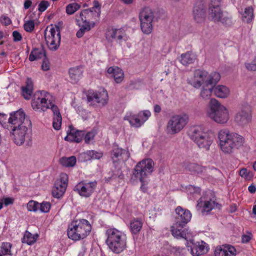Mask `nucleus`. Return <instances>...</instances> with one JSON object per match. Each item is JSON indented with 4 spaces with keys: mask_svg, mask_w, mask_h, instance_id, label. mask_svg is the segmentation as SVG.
<instances>
[{
    "mask_svg": "<svg viewBox=\"0 0 256 256\" xmlns=\"http://www.w3.org/2000/svg\"><path fill=\"white\" fill-rule=\"evenodd\" d=\"M184 224L176 222L170 227L172 236L176 238H184L186 241L192 238L193 236L192 232L188 228H184Z\"/></svg>",
    "mask_w": 256,
    "mask_h": 256,
    "instance_id": "obj_17",
    "label": "nucleus"
},
{
    "mask_svg": "<svg viewBox=\"0 0 256 256\" xmlns=\"http://www.w3.org/2000/svg\"><path fill=\"white\" fill-rule=\"evenodd\" d=\"M14 143L17 145L22 144L25 140V136L28 131L27 126H22L10 128Z\"/></svg>",
    "mask_w": 256,
    "mask_h": 256,
    "instance_id": "obj_19",
    "label": "nucleus"
},
{
    "mask_svg": "<svg viewBox=\"0 0 256 256\" xmlns=\"http://www.w3.org/2000/svg\"><path fill=\"white\" fill-rule=\"evenodd\" d=\"M125 4H131L133 2L134 0H121Z\"/></svg>",
    "mask_w": 256,
    "mask_h": 256,
    "instance_id": "obj_64",
    "label": "nucleus"
},
{
    "mask_svg": "<svg viewBox=\"0 0 256 256\" xmlns=\"http://www.w3.org/2000/svg\"><path fill=\"white\" fill-rule=\"evenodd\" d=\"M161 110V108L160 106L158 105V104H156L154 106V111L156 112H157V113H158L160 112Z\"/></svg>",
    "mask_w": 256,
    "mask_h": 256,
    "instance_id": "obj_63",
    "label": "nucleus"
},
{
    "mask_svg": "<svg viewBox=\"0 0 256 256\" xmlns=\"http://www.w3.org/2000/svg\"><path fill=\"white\" fill-rule=\"evenodd\" d=\"M175 211L177 214L176 218V222L186 225L190 221L192 214L189 210L178 206L176 208Z\"/></svg>",
    "mask_w": 256,
    "mask_h": 256,
    "instance_id": "obj_23",
    "label": "nucleus"
},
{
    "mask_svg": "<svg viewBox=\"0 0 256 256\" xmlns=\"http://www.w3.org/2000/svg\"><path fill=\"white\" fill-rule=\"evenodd\" d=\"M42 68V70L46 71L50 70V62L47 58H44L43 60Z\"/></svg>",
    "mask_w": 256,
    "mask_h": 256,
    "instance_id": "obj_57",
    "label": "nucleus"
},
{
    "mask_svg": "<svg viewBox=\"0 0 256 256\" xmlns=\"http://www.w3.org/2000/svg\"><path fill=\"white\" fill-rule=\"evenodd\" d=\"M88 102L92 105L98 104L100 106H104L108 100V92L105 90L101 91L89 90L86 93Z\"/></svg>",
    "mask_w": 256,
    "mask_h": 256,
    "instance_id": "obj_11",
    "label": "nucleus"
},
{
    "mask_svg": "<svg viewBox=\"0 0 256 256\" xmlns=\"http://www.w3.org/2000/svg\"><path fill=\"white\" fill-rule=\"evenodd\" d=\"M68 176L65 173L61 174L56 180L52 191V196L54 198H59L64 195L68 186Z\"/></svg>",
    "mask_w": 256,
    "mask_h": 256,
    "instance_id": "obj_16",
    "label": "nucleus"
},
{
    "mask_svg": "<svg viewBox=\"0 0 256 256\" xmlns=\"http://www.w3.org/2000/svg\"><path fill=\"white\" fill-rule=\"evenodd\" d=\"M154 165L153 160L150 158H147L140 162L134 168L132 178L134 180H139L142 182L140 189L144 192H146L147 190L146 185L148 182L146 178L153 171Z\"/></svg>",
    "mask_w": 256,
    "mask_h": 256,
    "instance_id": "obj_7",
    "label": "nucleus"
},
{
    "mask_svg": "<svg viewBox=\"0 0 256 256\" xmlns=\"http://www.w3.org/2000/svg\"><path fill=\"white\" fill-rule=\"evenodd\" d=\"M24 28L27 32H32L34 28V23L33 20H28L26 22L24 25Z\"/></svg>",
    "mask_w": 256,
    "mask_h": 256,
    "instance_id": "obj_52",
    "label": "nucleus"
},
{
    "mask_svg": "<svg viewBox=\"0 0 256 256\" xmlns=\"http://www.w3.org/2000/svg\"><path fill=\"white\" fill-rule=\"evenodd\" d=\"M33 91V82L32 80L28 78L26 82V85L22 88V94L26 100H30Z\"/></svg>",
    "mask_w": 256,
    "mask_h": 256,
    "instance_id": "obj_32",
    "label": "nucleus"
},
{
    "mask_svg": "<svg viewBox=\"0 0 256 256\" xmlns=\"http://www.w3.org/2000/svg\"><path fill=\"white\" fill-rule=\"evenodd\" d=\"M218 206V204L212 200H204L200 198L198 202L196 208L202 214L208 212Z\"/></svg>",
    "mask_w": 256,
    "mask_h": 256,
    "instance_id": "obj_24",
    "label": "nucleus"
},
{
    "mask_svg": "<svg viewBox=\"0 0 256 256\" xmlns=\"http://www.w3.org/2000/svg\"><path fill=\"white\" fill-rule=\"evenodd\" d=\"M206 9V6L202 2H198L196 4L193 10V16L196 22L200 23L204 20Z\"/></svg>",
    "mask_w": 256,
    "mask_h": 256,
    "instance_id": "obj_20",
    "label": "nucleus"
},
{
    "mask_svg": "<svg viewBox=\"0 0 256 256\" xmlns=\"http://www.w3.org/2000/svg\"><path fill=\"white\" fill-rule=\"evenodd\" d=\"M95 23L92 22L90 24L84 22L80 29L76 32V36L78 38H82L86 32L90 31V29L94 27Z\"/></svg>",
    "mask_w": 256,
    "mask_h": 256,
    "instance_id": "obj_40",
    "label": "nucleus"
},
{
    "mask_svg": "<svg viewBox=\"0 0 256 256\" xmlns=\"http://www.w3.org/2000/svg\"><path fill=\"white\" fill-rule=\"evenodd\" d=\"M100 12L101 11L100 10H98V11L94 12V13L92 12L90 10H84L80 14V17L83 22L90 24V20L98 18L100 16Z\"/></svg>",
    "mask_w": 256,
    "mask_h": 256,
    "instance_id": "obj_26",
    "label": "nucleus"
},
{
    "mask_svg": "<svg viewBox=\"0 0 256 256\" xmlns=\"http://www.w3.org/2000/svg\"><path fill=\"white\" fill-rule=\"evenodd\" d=\"M196 58V55L194 53L188 52L181 54L180 60L183 65L187 66L194 63Z\"/></svg>",
    "mask_w": 256,
    "mask_h": 256,
    "instance_id": "obj_33",
    "label": "nucleus"
},
{
    "mask_svg": "<svg viewBox=\"0 0 256 256\" xmlns=\"http://www.w3.org/2000/svg\"><path fill=\"white\" fill-rule=\"evenodd\" d=\"M213 92L215 96L222 98H227L230 93L229 88L223 85H218L214 86Z\"/></svg>",
    "mask_w": 256,
    "mask_h": 256,
    "instance_id": "obj_30",
    "label": "nucleus"
},
{
    "mask_svg": "<svg viewBox=\"0 0 256 256\" xmlns=\"http://www.w3.org/2000/svg\"><path fill=\"white\" fill-rule=\"evenodd\" d=\"M213 84H209L202 86L200 95L203 100H208L211 97L214 88Z\"/></svg>",
    "mask_w": 256,
    "mask_h": 256,
    "instance_id": "obj_35",
    "label": "nucleus"
},
{
    "mask_svg": "<svg viewBox=\"0 0 256 256\" xmlns=\"http://www.w3.org/2000/svg\"><path fill=\"white\" fill-rule=\"evenodd\" d=\"M93 7L96 8L97 10H100V4L99 3V2L96 0L94 1Z\"/></svg>",
    "mask_w": 256,
    "mask_h": 256,
    "instance_id": "obj_62",
    "label": "nucleus"
},
{
    "mask_svg": "<svg viewBox=\"0 0 256 256\" xmlns=\"http://www.w3.org/2000/svg\"><path fill=\"white\" fill-rule=\"evenodd\" d=\"M111 156L114 162H116L117 160L120 159H128L130 157V153L126 150L115 148L113 149Z\"/></svg>",
    "mask_w": 256,
    "mask_h": 256,
    "instance_id": "obj_29",
    "label": "nucleus"
},
{
    "mask_svg": "<svg viewBox=\"0 0 256 256\" xmlns=\"http://www.w3.org/2000/svg\"><path fill=\"white\" fill-rule=\"evenodd\" d=\"M38 238V235H32L28 231H26L24 233V238L22 240V242L26 243L29 245L34 244Z\"/></svg>",
    "mask_w": 256,
    "mask_h": 256,
    "instance_id": "obj_42",
    "label": "nucleus"
},
{
    "mask_svg": "<svg viewBox=\"0 0 256 256\" xmlns=\"http://www.w3.org/2000/svg\"><path fill=\"white\" fill-rule=\"evenodd\" d=\"M140 22H152L154 14L152 10L148 7L144 8L140 14Z\"/></svg>",
    "mask_w": 256,
    "mask_h": 256,
    "instance_id": "obj_37",
    "label": "nucleus"
},
{
    "mask_svg": "<svg viewBox=\"0 0 256 256\" xmlns=\"http://www.w3.org/2000/svg\"><path fill=\"white\" fill-rule=\"evenodd\" d=\"M84 136V132L78 130L72 125L68 126L67 130V136L64 140L69 142H80Z\"/></svg>",
    "mask_w": 256,
    "mask_h": 256,
    "instance_id": "obj_21",
    "label": "nucleus"
},
{
    "mask_svg": "<svg viewBox=\"0 0 256 256\" xmlns=\"http://www.w3.org/2000/svg\"><path fill=\"white\" fill-rule=\"evenodd\" d=\"M4 202L5 205L8 206L13 203V200L9 198H6L4 199Z\"/></svg>",
    "mask_w": 256,
    "mask_h": 256,
    "instance_id": "obj_59",
    "label": "nucleus"
},
{
    "mask_svg": "<svg viewBox=\"0 0 256 256\" xmlns=\"http://www.w3.org/2000/svg\"><path fill=\"white\" fill-rule=\"evenodd\" d=\"M245 66L246 68L250 71H256V65L255 64L254 60L250 63H245Z\"/></svg>",
    "mask_w": 256,
    "mask_h": 256,
    "instance_id": "obj_56",
    "label": "nucleus"
},
{
    "mask_svg": "<svg viewBox=\"0 0 256 256\" xmlns=\"http://www.w3.org/2000/svg\"><path fill=\"white\" fill-rule=\"evenodd\" d=\"M236 250L234 246L230 244L218 246L215 248L214 256H236Z\"/></svg>",
    "mask_w": 256,
    "mask_h": 256,
    "instance_id": "obj_22",
    "label": "nucleus"
},
{
    "mask_svg": "<svg viewBox=\"0 0 256 256\" xmlns=\"http://www.w3.org/2000/svg\"><path fill=\"white\" fill-rule=\"evenodd\" d=\"M188 121V118L186 114L173 116L168 123V132L174 134L180 132L187 124Z\"/></svg>",
    "mask_w": 256,
    "mask_h": 256,
    "instance_id": "obj_10",
    "label": "nucleus"
},
{
    "mask_svg": "<svg viewBox=\"0 0 256 256\" xmlns=\"http://www.w3.org/2000/svg\"><path fill=\"white\" fill-rule=\"evenodd\" d=\"M124 120H128L131 126L135 128H139L142 124L138 114H128L124 116Z\"/></svg>",
    "mask_w": 256,
    "mask_h": 256,
    "instance_id": "obj_34",
    "label": "nucleus"
},
{
    "mask_svg": "<svg viewBox=\"0 0 256 256\" xmlns=\"http://www.w3.org/2000/svg\"><path fill=\"white\" fill-rule=\"evenodd\" d=\"M80 6L77 3H72L68 4L66 7V12L68 14H72L78 10Z\"/></svg>",
    "mask_w": 256,
    "mask_h": 256,
    "instance_id": "obj_46",
    "label": "nucleus"
},
{
    "mask_svg": "<svg viewBox=\"0 0 256 256\" xmlns=\"http://www.w3.org/2000/svg\"><path fill=\"white\" fill-rule=\"evenodd\" d=\"M97 186L96 181L87 182L82 180L78 182L74 188V191L81 196L89 198L94 192Z\"/></svg>",
    "mask_w": 256,
    "mask_h": 256,
    "instance_id": "obj_14",
    "label": "nucleus"
},
{
    "mask_svg": "<svg viewBox=\"0 0 256 256\" xmlns=\"http://www.w3.org/2000/svg\"><path fill=\"white\" fill-rule=\"evenodd\" d=\"M254 18V9L252 6H248L245 8L242 14V20L247 23L250 22Z\"/></svg>",
    "mask_w": 256,
    "mask_h": 256,
    "instance_id": "obj_39",
    "label": "nucleus"
},
{
    "mask_svg": "<svg viewBox=\"0 0 256 256\" xmlns=\"http://www.w3.org/2000/svg\"><path fill=\"white\" fill-rule=\"evenodd\" d=\"M248 191L251 193V194H254L255 193L256 191V186L254 184H251L250 185L248 188Z\"/></svg>",
    "mask_w": 256,
    "mask_h": 256,
    "instance_id": "obj_60",
    "label": "nucleus"
},
{
    "mask_svg": "<svg viewBox=\"0 0 256 256\" xmlns=\"http://www.w3.org/2000/svg\"><path fill=\"white\" fill-rule=\"evenodd\" d=\"M12 36H13L14 41V42H18V41L21 40L22 39V36L21 34L18 31L13 32Z\"/></svg>",
    "mask_w": 256,
    "mask_h": 256,
    "instance_id": "obj_58",
    "label": "nucleus"
},
{
    "mask_svg": "<svg viewBox=\"0 0 256 256\" xmlns=\"http://www.w3.org/2000/svg\"><path fill=\"white\" fill-rule=\"evenodd\" d=\"M32 2L30 0H26L24 2V8L25 9H28L32 5Z\"/></svg>",
    "mask_w": 256,
    "mask_h": 256,
    "instance_id": "obj_61",
    "label": "nucleus"
},
{
    "mask_svg": "<svg viewBox=\"0 0 256 256\" xmlns=\"http://www.w3.org/2000/svg\"><path fill=\"white\" fill-rule=\"evenodd\" d=\"M49 6L50 4L48 1L43 0L38 5V10L41 12H44Z\"/></svg>",
    "mask_w": 256,
    "mask_h": 256,
    "instance_id": "obj_54",
    "label": "nucleus"
},
{
    "mask_svg": "<svg viewBox=\"0 0 256 256\" xmlns=\"http://www.w3.org/2000/svg\"><path fill=\"white\" fill-rule=\"evenodd\" d=\"M189 136L200 148L205 150H210L214 141L211 131L202 126L192 128L190 130Z\"/></svg>",
    "mask_w": 256,
    "mask_h": 256,
    "instance_id": "obj_3",
    "label": "nucleus"
},
{
    "mask_svg": "<svg viewBox=\"0 0 256 256\" xmlns=\"http://www.w3.org/2000/svg\"><path fill=\"white\" fill-rule=\"evenodd\" d=\"M206 116L212 120L219 124H226L230 118L228 110L217 100L211 99Z\"/></svg>",
    "mask_w": 256,
    "mask_h": 256,
    "instance_id": "obj_6",
    "label": "nucleus"
},
{
    "mask_svg": "<svg viewBox=\"0 0 256 256\" xmlns=\"http://www.w3.org/2000/svg\"><path fill=\"white\" fill-rule=\"evenodd\" d=\"M140 27L144 33L150 34L152 30V22H140Z\"/></svg>",
    "mask_w": 256,
    "mask_h": 256,
    "instance_id": "obj_43",
    "label": "nucleus"
},
{
    "mask_svg": "<svg viewBox=\"0 0 256 256\" xmlns=\"http://www.w3.org/2000/svg\"><path fill=\"white\" fill-rule=\"evenodd\" d=\"M76 162V160L74 156L62 157L60 160V164L64 167H72L75 166Z\"/></svg>",
    "mask_w": 256,
    "mask_h": 256,
    "instance_id": "obj_38",
    "label": "nucleus"
},
{
    "mask_svg": "<svg viewBox=\"0 0 256 256\" xmlns=\"http://www.w3.org/2000/svg\"><path fill=\"white\" fill-rule=\"evenodd\" d=\"M39 207L40 204L34 200H30L27 204V208L30 212H36Z\"/></svg>",
    "mask_w": 256,
    "mask_h": 256,
    "instance_id": "obj_48",
    "label": "nucleus"
},
{
    "mask_svg": "<svg viewBox=\"0 0 256 256\" xmlns=\"http://www.w3.org/2000/svg\"><path fill=\"white\" fill-rule=\"evenodd\" d=\"M46 56V52L42 46L38 48H34L30 54L28 59L30 61L34 60L45 58Z\"/></svg>",
    "mask_w": 256,
    "mask_h": 256,
    "instance_id": "obj_31",
    "label": "nucleus"
},
{
    "mask_svg": "<svg viewBox=\"0 0 256 256\" xmlns=\"http://www.w3.org/2000/svg\"><path fill=\"white\" fill-rule=\"evenodd\" d=\"M252 108L248 104L242 106L236 114L235 121L240 126H246L252 120Z\"/></svg>",
    "mask_w": 256,
    "mask_h": 256,
    "instance_id": "obj_12",
    "label": "nucleus"
},
{
    "mask_svg": "<svg viewBox=\"0 0 256 256\" xmlns=\"http://www.w3.org/2000/svg\"><path fill=\"white\" fill-rule=\"evenodd\" d=\"M219 146L225 154H230L236 148L242 146L244 142V138L240 134L230 132L226 128L220 130L218 133Z\"/></svg>",
    "mask_w": 256,
    "mask_h": 256,
    "instance_id": "obj_2",
    "label": "nucleus"
},
{
    "mask_svg": "<svg viewBox=\"0 0 256 256\" xmlns=\"http://www.w3.org/2000/svg\"><path fill=\"white\" fill-rule=\"evenodd\" d=\"M138 115L140 119L142 124H143L144 123L150 116L151 113L149 110H145L140 112L138 114Z\"/></svg>",
    "mask_w": 256,
    "mask_h": 256,
    "instance_id": "obj_49",
    "label": "nucleus"
},
{
    "mask_svg": "<svg viewBox=\"0 0 256 256\" xmlns=\"http://www.w3.org/2000/svg\"><path fill=\"white\" fill-rule=\"evenodd\" d=\"M92 230L90 222L85 219L72 221L68 229V237L74 240H78L86 238Z\"/></svg>",
    "mask_w": 256,
    "mask_h": 256,
    "instance_id": "obj_5",
    "label": "nucleus"
},
{
    "mask_svg": "<svg viewBox=\"0 0 256 256\" xmlns=\"http://www.w3.org/2000/svg\"><path fill=\"white\" fill-rule=\"evenodd\" d=\"M11 248L12 244L10 242H2L0 246V251L4 256L12 255Z\"/></svg>",
    "mask_w": 256,
    "mask_h": 256,
    "instance_id": "obj_44",
    "label": "nucleus"
},
{
    "mask_svg": "<svg viewBox=\"0 0 256 256\" xmlns=\"http://www.w3.org/2000/svg\"><path fill=\"white\" fill-rule=\"evenodd\" d=\"M184 168L193 174H200L205 170V168L196 163L186 161L183 164Z\"/></svg>",
    "mask_w": 256,
    "mask_h": 256,
    "instance_id": "obj_27",
    "label": "nucleus"
},
{
    "mask_svg": "<svg viewBox=\"0 0 256 256\" xmlns=\"http://www.w3.org/2000/svg\"><path fill=\"white\" fill-rule=\"evenodd\" d=\"M106 242L110 248L114 252L119 254L126 247V235L115 228H110L106 230Z\"/></svg>",
    "mask_w": 256,
    "mask_h": 256,
    "instance_id": "obj_4",
    "label": "nucleus"
},
{
    "mask_svg": "<svg viewBox=\"0 0 256 256\" xmlns=\"http://www.w3.org/2000/svg\"><path fill=\"white\" fill-rule=\"evenodd\" d=\"M106 38L108 40H126V36L124 30L121 29H110L106 34Z\"/></svg>",
    "mask_w": 256,
    "mask_h": 256,
    "instance_id": "obj_25",
    "label": "nucleus"
},
{
    "mask_svg": "<svg viewBox=\"0 0 256 256\" xmlns=\"http://www.w3.org/2000/svg\"><path fill=\"white\" fill-rule=\"evenodd\" d=\"M220 78L219 73L214 72L208 74L205 70H196L190 84L196 88H198L204 85L209 84H216Z\"/></svg>",
    "mask_w": 256,
    "mask_h": 256,
    "instance_id": "obj_8",
    "label": "nucleus"
},
{
    "mask_svg": "<svg viewBox=\"0 0 256 256\" xmlns=\"http://www.w3.org/2000/svg\"><path fill=\"white\" fill-rule=\"evenodd\" d=\"M252 235L251 232H247L246 234H244L242 236V243H248L252 239Z\"/></svg>",
    "mask_w": 256,
    "mask_h": 256,
    "instance_id": "obj_53",
    "label": "nucleus"
},
{
    "mask_svg": "<svg viewBox=\"0 0 256 256\" xmlns=\"http://www.w3.org/2000/svg\"><path fill=\"white\" fill-rule=\"evenodd\" d=\"M96 134V131L92 130L90 132H88L85 135L84 134V140L86 144H88L92 140L94 139Z\"/></svg>",
    "mask_w": 256,
    "mask_h": 256,
    "instance_id": "obj_50",
    "label": "nucleus"
},
{
    "mask_svg": "<svg viewBox=\"0 0 256 256\" xmlns=\"http://www.w3.org/2000/svg\"><path fill=\"white\" fill-rule=\"evenodd\" d=\"M208 14L214 22H220L226 25H229L232 23V18L224 16L222 12L218 5L211 4L209 8Z\"/></svg>",
    "mask_w": 256,
    "mask_h": 256,
    "instance_id": "obj_18",
    "label": "nucleus"
},
{
    "mask_svg": "<svg viewBox=\"0 0 256 256\" xmlns=\"http://www.w3.org/2000/svg\"><path fill=\"white\" fill-rule=\"evenodd\" d=\"M86 154L91 159L99 160L103 156V153L102 152H97L94 150L87 151Z\"/></svg>",
    "mask_w": 256,
    "mask_h": 256,
    "instance_id": "obj_47",
    "label": "nucleus"
},
{
    "mask_svg": "<svg viewBox=\"0 0 256 256\" xmlns=\"http://www.w3.org/2000/svg\"><path fill=\"white\" fill-rule=\"evenodd\" d=\"M83 71L81 68L76 67L70 68L69 74L71 80L73 82H78L82 77Z\"/></svg>",
    "mask_w": 256,
    "mask_h": 256,
    "instance_id": "obj_36",
    "label": "nucleus"
},
{
    "mask_svg": "<svg viewBox=\"0 0 256 256\" xmlns=\"http://www.w3.org/2000/svg\"><path fill=\"white\" fill-rule=\"evenodd\" d=\"M25 118L26 114L21 110L11 113L8 118V124L10 128L30 124V121L28 120L25 121Z\"/></svg>",
    "mask_w": 256,
    "mask_h": 256,
    "instance_id": "obj_15",
    "label": "nucleus"
},
{
    "mask_svg": "<svg viewBox=\"0 0 256 256\" xmlns=\"http://www.w3.org/2000/svg\"><path fill=\"white\" fill-rule=\"evenodd\" d=\"M240 176L246 180H251L254 176L252 172L246 168H242L239 172Z\"/></svg>",
    "mask_w": 256,
    "mask_h": 256,
    "instance_id": "obj_45",
    "label": "nucleus"
},
{
    "mask_svg": "<svg viewBox=\"0 0 256 256\" xmlns=\"http://www.w3.org/2000/svg\"><path fill=\"white\" fill-rule=\"evenodd\" d=\"M142 222L139 220H134L130 223V228L133 234L138 233L141 230Z\"/></svg>",
    "mask_w": 256,
    "mask_h": 256,
    "instance_id": "obj_41",
    "label": "nucleus"
},
{
    "mask_svg": "<svg viewBox=\"0 0 256 256\" xmlns=\"http://www.w3.org/2000/svg\"><path fill=\"white\" fill-rule=\"evenodd\" d=\"M45 40L48 48L51 50H56L60 43V32L58 26L47 27L45 30Z\"/></svg>",
    "mask_w": 256,
    "mask_h": 256,
    "instance_id": "obj_9",
    "label": "nucleus"
},
{
    "mask_svg": "<svg viewBox=\"0 0 256 256\" xmlns=\"http://www.w3.org/2000/svg\"><path fill=\"white\" fill-rule=\"evenodd\" d=\"M108 73L112 74L117 84L120 83L124 80V74L122 69L117 66H111L108 69Z\"/></svg>",
    "mask_w": 256,
    "mask_h": 256,
    "instance_id": "obj_28",
    "label": "nucleus"
},
{
    "mask_svg": "<svg viewBox=\"0 0 256 256\" xmlns=\"http://www.w3.org/2000/svg\"><path fill=\"white\" fill-rule=\"evenodd\" d=\"M51 207V204L50 202H42L40 204L39 208L42 212H49Z\"/></svg>",
    "mask_w": 256,
    "mask_h": 256,
    "instance_id": "obj_51",
    "label": "nucleus"
},
{
    "mask_svg": "<svg viewBox=\"0 0 256 256\" xmlns=\"http://www.w3.org/2000/svg\"><path fill=\"white\" fill-rule=\"evenodd\" d=\"M54 98L49 92L42 90L37 92L32 102V106L35 110L45 112L50 108L54 114L52 125L56 130L61 128L62 118L59 108L54 104Z\"/></svg>",
    "mask_w": 256,
    "mask_h": 256,
    "instance_id": "obj_1",
    "label": "nucleus"
},
{
    "mask_svg": "<svg viewBox=\"0 0 256 256\" xmlns=\"http://www.w3.org/2000/svg\"><path fill=\"white\" fill-rule=\"evenodd\" d=\"M186 246L193 256L203 255L208 250V244L202 240L196 242L192 238L187 241Z\"/></svg>",
    "mask_w": 256,
    "mask_h": 256,
    "instance_id": "obj_13",
    "label": "nucleus"
},
{
    "mask_svg": "<svg viewBox=\"0 0 256 256\" xmlns=\"http://www.w3.org/2000/svg\"><path fill=\"white\" fill-rule=\"evenodd\" d=\"M0 21L2 24H4L6 26L10 25L12 22L10 19L8 17L4 15L0 17Z\"/></svg>",
    "mask_w": 256,
    "mask_h": 256,
    "instance_id": "obj_55",
    "label": "nucleus"
}]
</instances>
